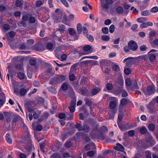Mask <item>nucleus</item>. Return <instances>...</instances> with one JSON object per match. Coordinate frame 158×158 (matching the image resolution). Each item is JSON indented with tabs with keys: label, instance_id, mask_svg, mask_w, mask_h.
<instances>
[{
	"label": "nucleus",
	"instance_id": "nucleus-38",
	"mask_svg": "<svg viewBox=\"0 0 158 158\" xmlns=\"http://www.w3.org/2000/svg\"><path fill=\"white\" fill-rule=\"evenodd\" d=\"M93 130L94 131L97 130L98 128V125L97 124V123L94 121H93Z\"/></svg>",
	"mask_w": 158,
	"mask_h": 158
},
{
	"label": "nucleus",
	"instance_id": "nucleus-9",
	"mask_svg": "<svg viewBox=\"0 0 158 158\" xmlns=\"http://www.w3.org/2000/svg\"><path fill=\"white\" fill-rule=\"evenodd\" d=\"M59 27V28L56 30L55 34V36L56 37H58L57 35L59 33V32H60L61 33H63L65 28V26L63 24L60 25Z\"/></svg>",
	"mask_w": 158,
	"mask_h": 158
},
{
	"label": "nucleus",
	"instance_id": "nucleus-46",
	"mask_svg": "<svg viewBox=\"0 0 158 158\" xmlns=\"http://www.w3.org/2000/svg\"><path fill=\"white\" fill-rule=\"evenodd\" d=\"M62 16H63V19L62 20L63 23L65 24H67L68 19L67 18V16L64 14H63Z\"/></svg>",
	"mask_w": 158,
	"mask_h": 158
},
{
	"label": "nucleus",
	"instance_id": "nucleus-11",
	"mask_svg": "<svg viewBox=\"0 0 158 158\" xmlns=\"http://www.w3.org/2000/svg\"><path fill=\"white\" fill-rule=\"evenodd\" d=\"M106 3H104L103 4L101 3V5L103 7V8L106 9H108L109 7V4H110L113 3V0H106Z\"/></svg>",
	"mask_w": 158,
	"mask_h": 158
},
{
	"label": "nucleus",
	"instance_id": "nucleus-27",
	"mask_svg": "<svg viewBox=\"0 0 158 158\" xmlns=\"http://www.w3.org/2000/svg\"><path fill=\"white\" fill-rule=\"evenodd\" d=\"M84 100L85 101V104L86 105L88 106H90L92 105V102L91 99L86 98H85Z\"/></svg>",
	"mask_w": 158,
	"mask_h": 158
},
{
	"label": "nucleus",
	"instance_id": "nucleus-23",
	"mask_svg": "<svg viewBox=\"0 0 158 158\" xmlns=\"http://www.w3.org/2000/svg\"><path fill=\"white\" fill-rule=\"evenodd\" d=\"M117 11V13L118 15H121L123 16H126L128 13L127 10H116Z\"/></svg>",
	"mask_w": 158,
	"mask_h": 158
},
{
	"label": "nucleus",
	"instance_id": "nucleus-10",
	"mask_svg": "<svg viewBox=\"0 0 158 158\" xmlns=\"http://www.w3.org/2000/svg\"><path fill=\"white\" fill-rule=\"evenodd\" d=\"M147 107L149 110V113H152L154 112L155 109L152 102H150L149 104L147 105Z\"/></svg>",
	"mask_w": 158,
	"mask_h": 158
},
{
	"label": "nucleus",
	"instance_id": "nucleus-12",
	"mask_svg": "<svg viewBox=\"0 0 158 158\" xmlns=\"http://www.w3.org/2000/svg\"><path fill=\"white\" fill-rule=\"evenodd\" d=\"M27 135L24 137V142L27 144H31V139L30 137V134L28 133H27Z\"/></svg>",
	"mask_w": 158,
	"mask_h": 158
},
{
	"label": "nucleus",
	"instance_id": "nucleus-49",
	"mask_svg": "<svg viewBox=\"0 0 158 158\" xmlns=\"http://www.w3.org/2000/svg\"><path fill=\"white\" fill-rule=\"evenodd\" d=\"M113 85L112 84L108 83L106 85L107 89L108 90H111L113 88Z\"/></svg>",
	"mask_w": 158,
	"mask_h": 158
},
{
	"label": "nucleus",
	"instance_id": "nucleus-7",
	"mask_svg": "<svg viewBox=\"0 0 158 158\" xmlns=\"http://www.w3.org/2000/svg\"><path fill=\"white\" fill-rule=\"evenodd\" d=\"M69 97L71 98L72 100L71 101H76V97L75 96V93L72 88H69Z\"/></svg>",
	"mask_w": 158,
	"mask_h": 158
},
{
	"label": "nucleus",
	"instance_id": "nucleus-45",
	"mask_svg": "<svg viewBox=\"0 0 158 158\" xmlns=\"http://www.w3.org/2000/svg\"><path fill=\"white\" fill-rule=\"evenodd\" d=\"M47 48L50 51L53 50V44L51 43H48L47 45Z\"/></svg>",
	"mask_w": 158,
	"mask_h": 158
},
{
	"label": "nucleus",
	"instance_id": "nucleus-17",
	"mask_svg": "<svg viewBox=\"0 0 158 158\" xmlns=\"http://www.w3.org/2000/svg\"><path fill=\"white\" fill-rule=\"evenodd\" d=\"M130 102V100L126 98H123L120 101V105L122 106H124L127 105Z\"/></svg>",
	"mask_w": 158,
	"mask_h": 158
},
{
	"label": "nucleus",
	"instance_id": "nucleus-24",
	"mask_svg": "<svg viewBox=\"0 0 158 158\" xmlns=\"http://www.w3.org/2000/svg\"><path fill=\"white\" fill-rule=\"evenodd\" d=\"M96 153V151H91L87 152V154L85 153L83 154V156L84 158L87 155L90 156L92 157L93 156L95 153Z\"/></svg>",
	"mask_w": 158,
	"mask_h": 158
},
{
	"label": "nucleus",
	"instance_id": "nucleus-33",
	"mask_svg": "<svg viewBox=\"0 0 158 158\" xmlns=\"http://www.w3.org/2000/svg\"><path fill=\"white\" fill-rule=\"evenodd\" d=\"M83 131H84L85 132H88L90 130V128L89 127L87 124L83 125L82 127Z\"/></svg>",
	"mask_w": 158,
	"mask_h": 158
},
{
	"label": "nucleus",
	"instance_id": "nucleus-40",
	"mask_svg": "<svg viewBox=\"0 0 158 158\" xmlns=\"http://www.w3.org/2000/svg\"><path fill=\"white\" fill-rule=\"evenodd\" d=\"M61 88L64 91L66 90L68 88V83L67 82L63 83L61 86Z\"/></svg>",
	"mask_w": 158,
	"mask_h": 158
},
{
	"label": "nucleus",
	"instance_id": "nucleus-16",
	"mask_svg": "<svg viewBox=\"0 0 158 158\" xmlns=\"http://www.w3.org/2000/svg\"><path fill=\"white\" fill-rule=\"evenodd\" d=\"M0 105H2L4 103L6 99L5 94L3 93L2 92L0 93Z\"/></svg>",
	"mask_w": 158,
	"mask_h": 158
},
{
	"label": "nucleus",
	"instance_id": "nucleus-19",
	"mask_svg": "<svg viewBox=\"0 0 158 158\" xmlns=\"http://www.w3.org/2000/svg\"><path fill=\"white\" fill-rule=\"evenodd\" d=\"M32 148V144H26L25 147V149L27 151L26 152L27 153V155H28L31 152Z\"/></svg>",
	"mask_w": 158,
	"mask_h": 158
},
{
	"label": "nucleus",
	"instance_id": "nucleus-31",
	"mask_svg": "<svg viewBox=\"0 0 158 158\" xmlns=\"http://www.w3.org/2000/svg\"><path fill=\"white\" fill-rule=\"evenodd\" d=\"M75 127L77 129L78 131H83L82 127V124L78 123H76V124L75 125Z\"/></svg>",
	"mask_w": 158,
	"mask_h": 158
},
{
	"label": "nucleus",
	"instance_id": "nucleus-53",
	"mask_svg": "<svg viewBox=\"0 0 158 158\" xmlns=\"http://www.w3.org/2000/svg\"><path fill=\"white\" fill-rule=\"evenodd\" d=\"M40 150L43 152H44V148L45 146V144L44 143H40Z\"/></svg>",
	"mask_w": 158,
	"mask_h": 158
},
{
	"label": "nucleus",
	"instance_id": "nucleus-5",
	"mask_svg": "<svg viewBox=\"0 0 158 158\" xmlns=\"http://www.w3.org/2000/svg\"><path fill=\"white\" fill-rule=\"evenodd\" d=\"M31 15L28 13H23L22 18V21H21V24L23 26H26L27 25L25 22L29 20V17Z\"/></svg>",
	"mask_w": 158,
	"mask_h": 158
},
{
	"label": "nucleus",
	"instance_id": "nucleus-62",
	"mask_svg": "<svg viewBox=\"0 0 158 158\" xmlns=\"http://www.w3.org/2000/svg\"><path fill=\"white\" fill-rule=\"evenodd\" d=\"M66 115L63 113L60 114L58 115V117L60 119H63L65 118Z\"/></svg>",
	"mask_w": 158,
	"mask_h": 158
},
{
	"label": "nucleus",
	"instance_id": "nucleus-20",
	"mask_svg": "<svg viewBox=\"0 0 158 158\" xmlns=\"http://www.w3.org/2000/svg\"><path fill=\"white\" fill-rule=\"evenodd\" d=\"M30 89V88H29L27 89L24 88H21L20 90L19 94H20V96L25 95Z\"/></svg>",
	"mask_w": 158,
	"mask_h": 158
},
{
	"label": "nucleus",
	"instance_id": "nucleus-14",
	"mask_svg": "<svg viewBox=\"0 0 158 158\" xmlns=\"http://www.w3.org/2000/svg\"><path fill=\"white\" fill-rule=\"evenodd\" d=\"M116 145L117 146H114V149L123 152H124V148L122 145L119 143H117Z\"/></svg>",
	"mask_w": 158,
	"mask_h": 158
},
{
	"label": "nucleus",
	"instance_id": "nucleus-60",
	"mask_svg": "<svg viewBox=\"0 0 158 158\" xmlns=\"http://www.w3.org/2000/svg\"><path fill=\"white\" fill-rule=\"evenodd\" d=\"M34 40L31 39L27 40V44L29 45H31L34 43Z\"/></svg>",
	"mask_w": 158,
	"mask_h": 158
},
{
	"label": "nucleus",
	"instance_id": "nucleus-55",
	"mask_svg": "<svg viewBox=\"0 0 158 158\" xmlns=\"http://www.w3.org/2000/svg\"><path fill=\"white\" fill-rule=\"evenodd\" d=\"M125 82L126 85L128 86H130L131 84V81L129 78H127L126 79Z\"/></svg>",
	"mask_w": 158,
	"mask_h": 158
},
{
	"label": "nucleus",
	"instance_id": "nucleus-50",
	"mask_svg": "<svg viewBox=\"0 0 158 158\" xmlns=\"http://www.w3.org/2000/svg\"><path fill=\"white\" fill-rule=\"evenodd\" d=\"M36 63V60L34 59H31L29 61L30 64L32 66H35Z\"/></svg>",
	"mask_w": 158,
	"mask_h": 158
},
{
	"label": "nucleus",
	"instance_id": "nucleus-42",
	"mask_svg": "<svg viewBox=\"0 0 158 158\" xmlns=\"http://www.w3.org/2000/svg\"><path fill=\"white\" fill-rule=\"evenodd\" d=\"M148 127V128L149 130L151 131H154L155 129V126L152 123L149 124Z\"/></svg>",
	"mask_w": 158,
	"mask_h": 158
},
{
	"label": "nucleus",
	"instance_id": "nucleus-43",
	"mask_svg": "<svg viewBox=\"0 0 158 158\" xmlns=\"http://www.w3.org/2000/svg\"><path fill=\"white\" fill-rule=\"evenodd\" d=\"M102 39L105 41H107L110 40V38L109 36L107 35H103L101 37Z\"/></svg>",
	"mask_w": 158,
	"mask_h": 158
},
{
	"label": "nucleus",
	"instance_id": "nucleus-13",
	"mask_svg": "<svg viewBox=\"0 0 158 158\" xmlns=\"http://www.w3.org/2000/svg\"><path fill=\"white\" fill-rule=\"evenodd\" d=\"M101 64L103 67H109L110 65V62L109 61L105 60H102L101 62Z\"/></svg>",
	"mask_w": 158,
	"mask_h": 158
},
{
	"label": "nucleus",
	"instance_id": "nucleus-47",
	"mask_svg": "<svg viewBox=\"0 0 158 158\" xmlns=\"http://www.w3.org/2000/svg\"><path fill=\"white\" fill-rule=\"evenodd\" d=\"M69 32L70 35H73L76 33V31L73 28H70L69 29Z\"/></svg>",
	"mask_w": 158,
	"mask_h": 158
},
{
	"label": "nucleus",
	"instance_id": "nucleus-63",
	"mask_svg": "<svg viewBox=\"0 0 158 158\" xmlns=\"http://www.w3.org/2000/svg\"><path fill=\"white\" fill-rule=\"evenodd\" d=\"M146 158H152L151 152L149 151H147L145 152Z\"/></svg>",
	"mask_w": 158,
	"mask_h": 158
},
{
	"label": "nucleus",
	"instance_id": "nucleus-41",
	"mask_svg": "<svg viewBox=\"0 0 158 158\" xmlns=\"http://www.w3.org/2000/svg\"><path fill=\"white\" fill-rule=\"evenodd\" d=\"M90 145L94 147V149H96V147L95 146V144L94 143H91V144H88L86 145L85 147V148L87 150H89L90 149V146H91Z\"/></svg>",
	"mask_w": 158,
	"mask_h": 158
},
{
	"label": "nucleus",
	"instance_id": "nucleus-56",
	"mask_svg": "<svg viewBox=\"0 0 158 158\" xmlns=\"http://www.w3.org/2000/svg\"><path fill=\"white\" fill-rule=\"evenodd\" d=\"M147 48V47L145 45H142L139 47V49L141 51H145Z\"/></svg>",
	"mask_w": 158,
	"mask_h": 158
},
{
	"label": "nucleus",
	"instance_id": "nucleus-54",
	"mask_svg": "<svg viewBox=\"0 0 158 158\" xmlns=\"http://www.w3.org/2000/svg\"><path fill=\"white\" fill-rule=\"evenodd\" d=\"M43 129V127L40 124H38L36 127L35 129L37 131H41Z\"/></svg>",
	"mask_w": 158,
	"mask_h": 158
},
{
	"label": "nucleus",
	"instance_id": "nucleus-64",
	"mask_svg": "<svg viewBox=\"0 0 158 158\" xmlns=\"http://www.w3.org/2000/svg\"><path fill=\"white\" fill-rule=\"evenodd\" d=\"M128 135L130 136H133L135 135V131L133 130H130L128 131Z\"/></svg>",
	"mask_w": 158,
	"mask_h": 158
},
{
	"label": "nucleus",
	"instance_id": "nucleus-36",
	"mask_svg": "<svg viewBox=\"0 0 158 158\" xmlns=\"http://www.w3.org/2000/svg\"><path fill=\"white\" fill-rule=\"evenodd\" d=\"M80 110L81 111L83 112L85 114H88V111L87 109L86 106H84L80 108Z\"/></svg>",
	"mask_w": 158,
	"mask_h": 158
},
{
	"label": "nucleus",
	"instance_id": "nucleus-22",
	"mask_svg": "<svg viewBox=\"0 0 158 158\" xmlns=\"http://www.w3.org/2000/svg\"><path fill=\"white\" fill-rule=\"evenodd\" d=\"M77 64H75L73 65L71 67L69 74H73L75 72L76 69Z\"/></svg>",
	"mask_w": 158,
	"mask_h": 158
},
{
	"label": "nucleus",
	"instance_id": "nucleus-1",
	"mask_svg": "<svg viewBox=\"0 0 158 158\" xmlns=\"http://www.w3.org/2000/svg\"><path fill=\"white\" fill-rule=\"evenodd\" d=\"M10 29V25L7 23H4L3 24L2 30L3 33H5V36L3 37L4 40H6L8 41V44H10V31L7 33L6 32Z\"/></svg>",
	"mask_w": 158,
	"mask_h": 158
},
{
	"label": "nucleus",
	"instance_id": "nucleus-18",
	"mask_svg": "<svg viewBox=\"0 0 158 158\" xmlns=\"http://www.w3.org/2000/svg\"><path fill=\"white\" fill-rule=\"evenodd\" d=\"M158 10H150L149 11L148 10H144L142 11L141 13V15L142 16H148L150 15V13H156Z\"/></svg>",
	"mask_w": 158,
	"mask_h": 158
},
{
	"label": "nucleus",
	"instance_id": "nucleus-21",
	"mask_svg": "<svg viewBox=\"0 0 158 158\" xmlns=\"http://www.w3.org/2000/svg\"><path fill=\"white\" fill-rule=\"evenodd\" d=\"M91 47L89 45H86L84 47L83 49L84 51L88 52L86 54H88L92 52V51L91 50Z\"/></svg>",
	"mask_w": 158,
	"mask_h": 158
},
{
	"label": "nucleus",
	"instance_id": "nucleus-15",
	"mask_svg": "<svg viewBox=\"0 0 158 158\" xmlns=\"http://www.w3.org/2000/svg\"><path fill=\"white\" fill-rule=\"evenodd\" d=\"M148 57L149 60L151 61H154L156 60V55L150 52L148 53Z\"/></svg>",
	"mask_w": 158,
	"mask_h": 158
},
{
	"label": "nucleus",
	"instance_id": "nucleus-30",
	"mask_svg": "<svg viewBox=\"0 0 158 158\" xmlns=\"http://www.w3.org/2000/svg\"><path fill=\"white\" fill-rule=\"evenodd\" d=\"M63 14L64 13L62 12V10H55V15L59 18H61Z\"/></svg>",
	"mask_w": 158,
	"mask_h": 158
},
{
	"label": "nucleus",
	"instance_id": "nucleus-39",
	"mask_svg": "<svg viewBox=\"0 0 158 158\" xmlns=\"http://www.w3.org/2000/svg\"><path fill=\"white\" fill-rule=\"evenodd\" d=\"M67 119L71 120L73 119V114L67 113L66 115Z\"/></svg>",
	"mask_w": 158,
	"mask_h": 158
},
{
	"label": "nucleus",
	"instance_id": "nucleus-51",
	"mask_svg": "<svg viewBox=\"0 0 158 158\" xmlns=\"http://www.w3.org/2000/svg\"><path fill=\"white\" fill-rule=\"evenodd\" d=\"M29 21L30 23H33L35 22V19L34 17L31 16V15L29 18Z\"/></svg>",
	"mask_w": 158,
	"mask_h": 158
},
{
	"label": "nucleus",
	"instance_id": "nucleus-2",
	"mask_svg": "<svg viewBox=\"0 0 158 158\" xmlns=\"http://www.w3.org/2000/svg\"><path fill=\"white\" fill-rule=\"evenodd\" d=\"M65 79V77L63 75H58L52 78L50 81V84H59L64 81Z\"/></svg>",
	"mask_w": 158,
	"mask_h": 158
},
{
	"label": "nucleus",
	"instance_id": "nucleus-52",
	"mask_svg": "<svg viewBox=\"0 0 158 158\" xmlns=\"http://www.w3.org/2000/svg\"><path fill=\"white\" fill-rule=\"evenodd\" d=\"M102 31L105 34H107L108 33V29L107 27H104L102 28Z\"/></svg>",
	"mask_w": 158,
	"mask_h": 158
},
{
	"label": "nucleus",
	"instance_id": "nucleus-37",
	"mask_svg": "<svg viewBox=\"0 0 158 158\" xmlns=\"http://www.w3.org/2000/svg\"><path fill=\"white\" fill-rule=\"evenodd\" d=\"M88 93V90L85 87H83L81 89L80 93L83 95H85Z\"/></svg>",
	"mask_w": 158,
	"mask_h": 158
},
{
	"label": "nucleus",
	"instance_id": "nucleus-4",
	"mask_svg": "<svg viewBox=\"0 0 158 158\" xmlns=\"http://www.w3.org/2000/svg\"><path fill=\"white\" fill-rule=\"evenodd\" d=\"M12 118L13 119L12 124L13 126L15 125V123L19 119L21 120L22 123L23 124V126L25 127L26 126L23 123V119L20 118L19 115L16 114H13L12 116Z\"/></svg>",
	"mask_w": 158,
	"mask_h": 158
},
{
	"label": "nucleus",
	"instance_id": "nucleus-8",
	"mask_svg": "<svg viewBox=\"0 0 158 158\" xmlns=\"http://www.w3.org/2000/svg\"><path fill=\"white\" fill-rule=\"evenodd\" d=\"M76 101H71L70 106L69 107L70 112L73 113L75 110Z\"/></svg>",
	"mask_w": 158,
	"mask_h": 158
},
{
	"label": "nucleus",
	"instance_id": "nucleus-58",
	"mask_svg": "<svg viewBox=\"0 0 158 158\" xmlns=\"http://www.w3.org/2000/svg\"><path fill=\"white\" fill-rule=\"evenodd\" d=\"M100 90H98L97 89H92V93L94 95H96L98 93Z\"/></svg>",
	"mask_w": 158,
	"mask_h": 158
},
{
	"label": "nucleus",
	"instance_id": "nucleus-32",
	"mask_svg": "<svg viewBox=\"0 0 158 158\" xmlns=\"http://www.w3.org/2000/svg\"><path fill=\"white\" fill-rule=\"evenodd\" d=\"M4 118L6 119L7 122H10V114L7 112H4Z\"/></svg>",
	"mask_w": 158,
	"mask_h": 158
},
{
	"label": "nucleus",
	"instance_id": "nucleus-25",
	"mask_svg": "<svg viewBox=\"0 0 158 158\" xmlns=\"http://www.w3.org/2000/svg\"><path fill=\"white\" fill-rule=\"evenodd\" d=\"M30 102L28 101L26 102L25 104L26 109L29 112H32L33 110L30 107L29 105L30 104Z\"/></svg>",
	"mask_w": 158,
	"mask_h": 158
},
{
	"label": "nucleus",
	"instance_id": "nucleus-48",
	"mask_svg": "<svg viewBox=\"0 0 158 158\" xmlns=\"http://www.w3.org/2000/svg\"><path fill=\"white\" fill-rule=\"evenodd\" d=\"M69 78L70 81H73L75 79V76L73 74H69Z\"/></svg>",
	"mask_w": 158,
	"mask_h": 158
},
{
	"label": "nucleus",
	"instance_id": "nucleus-59",
	"mask_svg": "<svg viewBox=\"0 0 158 158\" xmlns=\"http://www.w3.org/2000/svg\"><path fill=\"white\" fill-rule=\"evenodd\" d=\"M124 72L127 75H128L131 73L130 69L127 68L125 69Z\"/></svg>",
	"mask_w": 158,
	"mask_h": 158
},
{
	"label": "nucleus",
	"instance_id": "nucleus-57",
	"mask_svg": "<svg viewBox=\"0 0 158 158\" xmlns=\"http://www.w3.org/2000/svg\"><path fill=\"white\" fill-rule=\"evenodd\" d=\"M44 3V2H43L40 1H38L36 3V6L37 7H40L41 5H42Z\"/></svg>",
	"mask_w": 158,
	"mask_h": 158
},
{
	"label": "nucleus",
	"instance_id": "nucleus-44",
	"mask_svg": "<svg viewBox=\"0 0 158 158\" xmlns=\"http://www.w3.org/2000/svg\"><path fill=\"white\" fill-rule=\"evenodd\" d=\"M147 131V129L144 127L141 128L139 129V132L142 134H145Z\"/></svg>",
	"mask_w": 158,
	"mask_h": 158
},
{
	"label": "nucleus",
	"instance_id": "nucleus-35",
	"mask_svg": "<svg viewBox=\"0 0 158 158\" xmlns=\"http://www.w3.org/2000/svg\"><path fill=\"white\" fill-rule=\"evenodd\" d=\"M116 102L114 101L110 102L109 104V107L111 109L115 108L116 106Z\"/></svg>",
	"mask_w": 158,
	"mask_h": 158
},
{
	"label": "nucleus",
	"instance_id": "nucleus-29",
	"mask_svg": "<svg viewBox=\"0 0 158 158\" xmlns=\"http://www.w3.org/2000/svg\"><path fill=\"white\" fill-rule=\"evenodd\" d=\"M64 146L67 148H70L73 146V143L69 140H68L64 143Z\"/></svg>",
	"mask_w": 158,
	"mask_h": 158
},
{
	"label": "nucleus",
	"instance_id": "nucleus-34",
	"mask_svg": "<svg viewBox=\"0 0 158 158\" xmlns=\"http://www.w3.org/2000/svg\"><path fill=\"white\" fill-rule=\"evenodd\" d=\"M77 31L78 33L80 34L82 32V26L81 23H78L77 25Z\"/></svg>",
	"mask_w": 158,
	"mask_h": 158
},
{
	"label": "nucleus",
	"instance_id": "nucleus-3",
	"mask_svg": "<svg viewBox=\"0 0 158 158\" xmlns=\"http://www.w3.org/2000/svg\"><path fill=\"white\" fill-rule=\"evenodd\" d=\"M145 94L147 96H149L154 93L156 91L155 86L154 85H149L146 90L143 89Z\"/></svg>",
	"mask_w": 158,
	"mask_h": 158
},
{
	"label": "nucleus",
	"instance_id": "nucleus-6",
	"mask_svg": "<svg viewBox=\"0 0 158 158\" xmlns=\"http://www.w3.org/2000/svg\"><path fill=\"white\" fill-rule=\"evenodd\" d=\"M128 46L130 50L133 51H136L138 48L137 44L134 40L130 41L128 43Z\"/></svg>",
	"mask_w": 158,
	"mask_h": 158
},
{
	"label": "nucleus",
	"instance_id": "nucleus-26",
	"mask_svg": "<svg viewBox=\"0 0 158 158\" xmlns=\"http://www.w3.org/2000/svg\"><path fill=\"white\" fill-rule=\"evenodd\" d=\"M23 1L20 0H16L15 2V5L17 7L21 8L23 4Z\"/></svg>",
	"mask_w": 158,
	"mask_h": 158
},
{
	"label": "nucleus",
	"instance_id": "nucleus-28",
	"mask_svg": "<svg viewBox=\"0 0 158 158\" xmlns=\"http://www.w3.org/2000/svg\"><path fill=\"white\" fill-rule=\"evenodd\" d=\"M17 75L18 78L20 80H23L25 78V74L23 72H19L17 73Z\"/></svg>",
	"mask_w": 158,
	"mask_h": 158
},
{
	"label": "nucleus",
	"instance_id": "nucleus-61",
	"mask_svg": "<svg viewBox=\"0 0 158 158\" xmlns=\"http://www.w3.org/2000/svg\"><path fill=\"white\" fill-rule=\"evenodd\" d=\"M133 59H131L127 60V61L126 62V64L128 66H131L133 62L132 60Z\"/></svg>",
	"mask_w": 158,
	"mask_h": 158
}]
</instances>
